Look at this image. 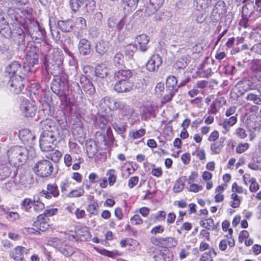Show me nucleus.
I'll return each mask as SVG.
<instances>
[{
  "label": "nucleus",
  "mask_w": 261,
  "mask_h": 261,
  "mask_svg": "<svg viewBox=\"0 0 261 261\" xmlns=\"http://www.w3.org/2000/svg\"><path fill=\"white\" fill-rule=\"evenodd\" d=\"M29 151L24 146H15L7 151V156L10 164L14 166H19L25 162Z\"/></svg>",
  "instance_id": "f257e3e1"
},
{
  "label": "nucleus",
  "mask_w": 261,
  "mask_h": 261,
  "mask_svg": "<svg viewBox=\"0 0 261 261\" xmlns=\"http://www.w3.org/2000/svg\"><path fill=\"white\" fill-rule=\"evenodd\" d=\"M54 170L52 163L47 160H41L37 162L33 167V171L40 177H47L50 175Z\"/></svg>",
  "instance_id": "f03ea898"
},
{
  "label": "nucleus",
  "mask_w": 261,
  "mask_h": 261,
  "mask_svg": "<svg viewBox=\"0 0 261 261\" xmlns=\"http://www.w3.org/2000/svg\"><path fill=\"white\" fill-rule=\"evenodd\" d=\"M48 66L51 71V74L55 76H58L63 72V61L61 57L57 53L52 55H48L47 59Z\"/></svg>",
  "instance_id": "7ed1b4c3"
},
{
  "label": "nucleus",
  "mask_w": 261,
  "mask_h": 261,
  "mask_svg": "<svg viewBox=\"0 0 261 261\" xmlns=\"http://www.w3.org/2000/svg\"><path fill=\"white\" fill-rule=\"evenodd\" d=\"M56 132H42L40 139V147L42 151L53 150L54 142L56 140Z\"/></svg>",
  "instance_id": "20e7f679"
},
{
  "label": "nucleus",
  "mask_w": 261,
  "mask_h": 261,
  "mask_svg": "<svg viewBox=\"0 0 261 261\" xmlns=\"http://www.w3.org/2000/svg\"><path fill=\"white\" fill-rule=\"evenodd\" d=\"M26 66L22 67L18 62L14 61L7 66L5 71V76L7 79H11L15 75H25L26 71Z\"/></svg>",
  "instance_id": "39448f33"
},
{
  "label": "nucleus",
  "mask_w": 261,
  "mask_h": 261,
  "mask_svg": "<svg viewBox=\"0 0 261 261\" xmlns=\"http://www.w3.org/2000/svg\"><path fill=\"white\" fill-rule=\"evenodd\" d=\"M25 75H19L8 79L7 87L14 94H19L24 87L23 79Z\"/></svg>",
  "instance_id": "423d86ee"
},
{
  "label": "nucleus",
  "mask_w": 261,
  "mask_h": 261,
  "mask_svg": "<svg viewBox=\"0 0 261 261\" xmlns=\"http://www.w3.org/2000/svg\"><path fill=\"white\" fill-rule=\"evenodd\" d=\"M28 31L32 39L36 41L42 40L45 35V31L41 28L37 21H31L28 27Z\"/></svg>",
  "instance_id": "0eeeda50"
},
{
  "label": "nucleus",
  "mask_w": 261,
  "mask_h": 261,
  "mask_svg": "<svg viewBox=\"0 0 261 261\" xmlns=\"http://www.w3.org/2000/svg\"><path fill=\"white\" fill-rule=\"evenodd\" d=\"M67 88V87L66 86V83L59 78L53 80L51 83V90L60 97L66 96Z\"/></svg>",
  "instance_id": "6e6552de"
},
{
  "label": "nucleus",
  "mask_w": 261,
  "mask_h": 261,
  "mask_svg": "<svg viewBox=\"0 0 261 261\" xmlns=\"http://www.w3.org/2000/svg\"><path fill=\"white\" fill-rule=\"evenodd\" d=\"M53 246L64 255L70 256L74 253V249L70 245L63 244V243L57 238L53 239Z\"/></svg>",
  "instance_id": "1a4fd4ad"
},
{
  "label": "nucleus",
  "mask_w": 261,
  "mask_h": 261,
  "mask_svg": "<svg viewBox=\"0 0 261 261\" xmlns=\"http://www.w3.org/2000/svg\"><path fill=\"white\" fill-rule=\"evenodd\" d=\"M150 241L153 244L156 246H160L163 247H175L177 244V241L173 237H151L150 238Z\"/></svg>",
  "instance_id": "9d476101"
},
{
  "label": "nucleus",
  "mask_w": 261,
  "mask_h": 261,
  "mask_svg": "<svg viewBox=\"0 0 261 261\" xmlns=\"http://www.w3.org/2000/svg\"><path fill=\"white\" fill-rule=\"evenodd\" d=\"M226 13L225 3L222 1H219L215 4L212 12V15L213 17V19L218 21L225 15Z\"/></svg>",
  "instance_id": "9b49d317"
},
{
  "label": "nucleus",
  "mask_w": 261,
  "mask_h": 261,
  "mask_svg": "<svg viewBox=\"0 0 261 261\" xmlns=\"http://www.w3.org/2000/svg\"><path fill=\"white\" fill-rule=\"evenodd\" d=\"M134 87L133 81H116L114 85V90L118 93L130 92Z\"/></svg>",
  "instance_id": "f8f14e48"
},
{
  "label": "nucleus",
  "mask_w": 261,
  "mask_h": 261,
  "mask_svg": "<svg viewBox=\"0 0 261 261\" xmlns=\"http://www.w3.org/2000/svg\"><path fill=\"white\" fill-rule=\"evenodd\" d=\"M20 108L25 117H33L36 111L34 105L27 99L22 101Z\"/></svg>",
  "instance_id": "ddd939ff"
},
{
  "label": "nucleus",
  "mask_w": 261,
  "mask_h": 261,
  "mask_svg": "<svg viewBox=\"0 0 261 261\" xmlns=\"http://www.w3.org/2000/svg\"><path fill=\"white\" fill-rule=\"evenodd\" d=\"M162 63L161 57L158 54L152 55L146 64V68L149 71H156Z\"/></svg>",
  "instance_id": "4468645a"
},
{
  "label": "nucleus",
  "mask_w": 261,
  "mask_h": 261,
  "mask_svg": "<svg viewBox=\"0 0 261 261\" xmlns=\"http://www.w3.org/2000/svg\"><path fill=\"white\" fill-rule=\"evenodd\" d=\"M164 2V0H150L145 9V15L149 16L155 13L162 7Z\"/></svg>",
  "instance_id": "2eb2a0df"
},
{
  "label": "nucleus",
  "mask_w": 261,
  "mask_h": 261,
  "mask_svg": "<svg viewBox=\"0 0 261 261\" xmlns=\"http://www.w3.org/2000/svg\"><path fill=\"white\" fill-rule=\"evenodd\" d=\"M149 42V38L145 34H141L137 36L135 39V43L139 45V49L142 51L145 52L148 49L147 45Z\"/></svg>",
  "instance_id": "dca6fc26"
},
{
  "label": "nucleus",
  "mask_w": 261,
  "mask_h": 261,
  "mask_svg": "<svg viewBox=\"0 0 261 261\" xmlns=\"http://www.w3.org/2000/svg\"><path fill=\"white\" fill-rule=\"evenodd\" d=\"M132 72L129 69H120L115 72L114 79L116 81H132Z\"/></svg>",
  "instance_id": "f3484780"
},
{
  "label": "nucleus",
  "mask_w": 261,
  "mask_h": 261,
  "mask_svg": "<svg viewBox=\"0 0 261 261\" xmlns=\"http://www.w3.org/2000/svg\"><path fill=\"white\" fill-rule=\"evenodd\" d=\"M49 219L43 216V215H40L37 217V221L34 222V226L39 230L45 231L47 230L49 226L48 223Z\"/></svg>",
  "instance_id": "a211bd4d"
},
{
  "label": "nucleus",
  "mask_w": 261,
  "mask_h": 261,
  "mask_svg": "<svg viewBox=\"0 0 261 261\" xmlns=\"http://www.w3.org/2000/svg\"><path fill=\"white\" fill-rule=\"evenodd\" d=\"M41 194L44 195L46 198H50L52 197H56L59 195V191L58 187L55 184H49L47 186V190H43Z\"/></svg>",
  "instance_id": "6ab92c4d"
},
{
  "label": "nucleus",
  "mask_w": 261,
  "mask_h": 261,
  "mask_svg": "<svg viewBox=\"0 0 261 261\" xmlns=\"http://www.w3.org/2000/svg\"><path fill=\"white\" fill-rule=\"evenodd\" d=\"M78 49L80 54L83 56L88 55L91 51V43L86 39H82L78 44Z\"/></svg>",
  "instance_id": "aec40b11"
},
{
  "label": "nucleus",
  "mask_w": 261,
  "mask_h": 261,
  "mask_svg": "<svg viewBox=\"0 0 261 261\" xmlns=\"http://www.w3.org/2000/svg\"><path fill=\"white\" fill-rule=\"evenodd\" d=\"M25 61L28 71H31V67L34 66L38 63V55L36 53L28 52L25 57Z\"/></svg>",
  "instance_id": "412c9836"
},
{
  "label": "nucleus",
  "mask_w": 261,
  "mask_h": 261,
  "mask_svg": "<svg viewBox=\"0 0 261 261\" xmlns=\"http://www.w3.org/2000/svg\"><path fill=\"white\" fill-rule=\"evenodd\" d=\"M81 83L85 93L90 95L95 93V89L92 82L87 77H82Z\"/></svg>",
  "instance_id": "4be33fe9"
},
{
  "label": "nucleus",
  "mask_w": 261,
  "mask_h": 261,
  "mask_svg": "<svg viewBox=\"0 0 261 261\" xmlns=\"http://www.w3.org/2000/svg\"><path fill=\"white\" fill-rule=\"evenodd\" d=\"M125 16H126L124 15L123 18L120 20H118L117 18L114 17L110 18L108 21V27L111 29H113L116 27L118 30H121L125 24L124 20Z\"/></svg>",
  "instance_id": "5701e85b"
},
{
  "label": "nucleus",
  "mask_w": 261,
  "mask_h": 261,
  "mask_svg": "<svg viewBox=\"0 0 261 261\" xmlns=\"http://www.w3.org/2000/svg\"><path fill=\"white\" fill-rule=\"evenodd\" d=\"M40 127L43 130V132H55V123L51 119H46L41 121Z\"/></svg>",
  "instance_id": "b1692460"
},
{
  "label": "nucleus",
  "mask_w": 261,
  "mask_h": 261,
  "mask_svg": "<svg viewBox=\"0 0 261 261\" xmlns=\"http://www.w3.org/2000/svg\"><path fill=\"white\" fill-rule=\"evenodd\" d=\"M74 25V22L70 19L66 20H59L58 22V26L63 32H69L72 30Z\"/></svg>",
  "instance_id": "393cba45"
},
{
  "label": "nucleus",
  "mask_w": 261,
  "mask_h": 261,
  "mask_svg": "<svg viewBox=\"0 0 261 261\" xmlns=\"http://www.w3.org/2000/svg\"><path fill=\"white\" fill-rule=\"evenodd\" d=\"M86 149L88 156L93 158L98 151L97 145L95 141L89 140L86 143Z\"/></svg>",
  "instance_id": "a878e982"
},
{
  "label": "nucleus",
  "mask_w": 261,
  "mask_h": 261,
  "mask_svg": "<svg viewBox=\"0 0 261 261\" xmlns=\"http://www.w3.org/2000/svg\"><path fill=\"white\" fill-rule=\"evenodd\" d=\"M198 32L197 25L195 23L188 24L183 31L184 36L188 37H194Z\"/></svg>",
  "instance_id": "bb28decb"
},
{
  "label": "nucleus",
  "mask_w": 261,
  "mask_h": 261,
  "mask_svg": "<svg viewBox=\"0 0 261 261\" xmlns=\"http://www.w3.org/2000/svg\"><path fill=\"white\" fill-rule=\"evenodd\" d=\"M19 136L22 141L24 143H31L35 138L32 133L28 129H24L19 132Z\"/></svg>",
  "instance_id": "cd10ccee"
},
{
  "label": "nucleus",
  "mask_w": 261,
  "mask_h": 261,
  "mask_svg": "<svg viewBox=\"0 0 261 261\" xmlns=\"http://www.w3.org/2000/svg\"><path fill=\"white\" fill-rule=\"evenodd\" d=\"M219 224V223L215 224L214 220L211 218L201 220L200 221V226L208 230L217 229Z\"/></svg>",
  "instance_id": "c85d7f7f"
},
{
  "label": "nucleus",
  "mask_w": 261,
  "mask_h": 261,
  "mask_svg": "<svg viewBox=\"0 0 261 261\" xmlns=\"http://www.w3.org/2000/svg\"><path fill=\"white\" fill-rule=\"evenodd\" d=\"M190 57L188 55H184L179 58L174 65L176 69H184L188 65V61H190Z\"/></svg>",
  "instance_id": "c756f323"
},
{
  "label": "nucleus",
  "mask_w": 261,
  "mask_h": 261,
  "mask_svg": "<svg viewBox=\"0 0 261 261\" xmlns=\"http://www.w3.org/2000/svg\"><path fill=\"white\" fill-rule=\"evenodd\" d=\"M224 138L221 137L219 141H216L211 144V150L213 154H219L221 152L224 146Z\"/></svg>",
  "instance_id": "7c9ffc66"
},
{
  "label": "nucleus",
  "mask_w": 261,
  "mask_h": 261,
  "mask_svg": "<svg viewBox=\"0 0 261 261\" xmlns=\"http://www.w3.org/2000/svg\"><path fill=\"white\" fill-rule=\"evenodd\" d=\"M252 71L254 72L255 77L258 80H261V59H256L253 61L251 66Z\"/></svg>",
  "instance_id": "2f4dec72"
},
{
  "label": "nucleus",
  "mask_w": 261,
  "mask_h": 261,
  "mask_svg": "<svg viewBox=\"0 0 261 261\" xmlns=\"http://www.w3.org/2000/svg\"><path fill=\"white\" fill-rule=\"evenodd\" d=\"M95 75L99 78H106L108 74V69L105 65L98 64L95 69Z\"/></svg>",
  "instance_id": "473e14b6"
},
{
  "label": "nucleus",
  "mask_w": 261,
  "mask_h": 261,
  "mask_svg": "<svg viewBox=\"0 0 261 261\" xmlns=\"http://www.w3.org/2000/svg\"><path fill=\"white\" fill-rule=\"evenodd\" d=\"M95 47L97 53L100 55H103L108 50V42L104 40H100L96 43Z\"/></svg>",
  "instance_id": "72a5a7b5"
},
{
  "label": "nucleus",
  "mask_w": 261,
  "mask_h": 261,
  "mask_svg": "<svg viewBox=\"0 0 261 261\" xmlns=\"http://www.w3.org/2000/svg\"><path fill=\"white\" fill-rule=\"evenodd\" d=\"M122 6L125 10L131 12L137 7L138 0H121Z\"/></svg>",
  "instance_id": "f704fd0d"
},
{
  "label": "nucleus",
  "mask_w": 261,
  "mask_h": 261,
  "mask_svg": "<svg viewBox=\"0 0 261 261\" xmlns=\"http://www.w3.org/2000/svg\"><path fill=\"white\" fill-rule=\"evenodd\" d=\"M237 114L230 116L229 118L224 119L221 125L226 131H228L230 127L235 124L237 121Z\"/></svg>",
  "instance_id": "c9c22d12"
},
{
  "label": "nucleus",
  "mask_w": 261,
  "mask_h": 261,
  "mask_svg": "<svg viewBox=\"0 0 261 261\" xmlns=\"http://www.w3.org/2000/svg\"><path fill=\"white\" fill-rule=\"evenodd\" d=\"M24 250L23 247L17 246L11 252L10 255L16 261L21 260L23 258Z\"/></svg>",
  "instance_id": "e433bc0d"
},
{
  "label": "nucleus",
  "mask_w": 261,
  "mask_h": 261,
  "mask_svg": "<svg viewBox=\"0 0 261 261\" xmlns=\"http://www.w3.org/2000/svg\"><path fill=\"white\" fill-rule=\"evenodd\" d=\"M170 252L166 251L162 252L159 251L156 254L153 256L155 261H170L172 259V256H170Z\"/></svg>",
  "instance_id": "4c0bfd02"
},
{
  "label": "nucleus",
  "mask_w": 261,
  "mask_h": 261,
  "mask_svg": "<svg viewBox=\"0 0 261 261\" xmlns=\"http://www.w3.org/2000/svg\"><path fill=\"white\" fill-rule=\"evenodd\" d=\"M242 88V84L238 83L232 89L230 93L231 96L234 98H237L240 96L242 95L245 92V90Z\"/></svg>",
  "instance_id": "58836bf2"
},
{
  "label": "nucleus",
  "mask_w": 261,
  "mask_h": 261,
  "mask_svg": "<svg viewBox=\"0 0 261 261\" xmlns=\"http://www.w3.org/2000/svg\"><path fill=\"white\" fill-rule=\"evenodd\" d=\"M193 5L197 10L200 11L207 8L210 4L207 0H194Z\"/></svg>",
  "instance_id": "ea45409f"
},
{
  "label": "nucleus",
  "mask_w": 261,
  "mask_h": 261,
  "mask_svg": "<svg viewBox=\"0 0 261 261\" xmlns=\"http://www.w3.org/2000/svg\"><path fill=\"white\" fill-rule=\"evenodd\" d=\"M177 84V80L174 76H169L166 80V90H170V89H176V87Z\"/></svg>",
  "instance_id": "a19ab883"
},
{
  "label": "nucleus",
  "mask_w": 261,
  "mask_h": 261,
  "mask_svg": "<svg viewBox=\"0 0 261 261\" xmlns=\"http://www.w3.org/2000/svg\"><path fill=\"white\" fill-rule=\"evenodd\" d=\"M11 174L10 169L5 165H0V180H4Z\"/></svg>",
  "instance_id": "79ce46f5"
},
{
  "label": "nucleus",
  "mask_w": 261,
  "mask_h": 261,
  "mask_svg": "<svg viewBox=\"0 0 261 261\" xmlns=\"http://www.w3.org/2000/svg\"><path fill=\"white\" fill-rule=\"evenodd\" d=\"M87 0H70V6L72 10L76 12L83 6Z\"/></svg>",
  "instance_id": "37998d69"
},
{
  "label": "nucleus",
  "mask_w": 261,
  "mask_h": 261,
  "mask_svg": "<svg viewBox=\"0 0 261 261\" xmlns=\"http://www.w3.org/2000/svg\"><path fill=\"white\" fill-rule=\"evenodd\" d=\"M99 205L97 202L91 201L88 205L87 211L91 214L96 215L98 213Z\"/></svg>",
  "instance_id": "c03bdc74"
},
{
  "label": "nucleus",
  "mask_w": 261,
  "mask_h": 261,
  "mask_svg": "<svg viewBox=\"0 0 261 261\" xmlns=\"http://www.w3.org/2000/svg\"><path fill=\"white\" fill-rule=\"evenodd\" d=\"M33 210L37 213L42 211L44 208V204L42 202L40 199H34L33 204Z\"/></svg>",
  "instance_id": "a18cd8bd"
},
{
  "label": "nucleus",
  "mask_w": 261,
  "mask_h": 261,
  "mask_svg": "<svg viewBox=\"0 0 261 261\" xmlns=\"http://www.w3.org/2000/svg\"><path fill=\"white\" fill-rule=\"evenodd\" d=\"M85 191L82 187H79L75 190H72L67 194V196L70 198L79 197L84 195Z\"/></svg>",
  "instance_id": "49530a36"
},
{
  "label": "nucleus",
  "mask_w": 261,
  "mask_h": 261,
  "mask_svg": "<svg viewBox=\"0 0 261 261\" xmlns=\"http://www.w3.org/2000/svg\"><path fill=\"white\" fill-rule=\"evenodd\" d=\"M231 200L229 202V205L233 208H237L240 206L241 199L238 195L233 193L231 195Z\"/></svg>",
  "instance_id": "de8ad7c7"
},
{
  "label": "nucleus",
  "mask_w": 261,
  "mask_h": 261,
  "mask_svg": "<svg viewBox=\"0 0 261 261\" xmlns=\"http://www.w3.org/2000/svg\"><path fill=\"white\" fill-rule=\"evenodd\" d=\"M108 176V181L110 186H113L116 180V171L114 169H110L107 171L106 173Z\"/></svg>",
  "instance_id": "09e8293b"
},
{
  "label": "nucleus",
  "mask_w": 261,
  "mask_h": 261,
  "mask_svg": "<svg viewBox=\"0 0 261 261\" xmlns=\"http://www.w3.org/2000/svg\"><path fill=\"white\" fill-rule=\"evenodd\" d=\"M261 96L255 94L250 93L247 94L246 99L247 100L252 101L256 105H261Z\"/></svg>",
  "instance_id": "8fccbe9b"
},
{
  "label": "nucleus",
  "mask_w": 261,
  "mask_h": 261,
  "mask_svg": "<svg viewBox=\"0 0 261 261\" xmlns=\"http://www.w3.org/2000/svg\"><path fill=\"white\" fill-rule=\"evenodd\" d=\"M34 200H32L30 198H25L22 201L21 206L22 208L25 211H30V210L33 206Z\"/></svg>",
  "instance_id": "3c124183"
},
{
  "label": "nucleus",
  "mask_w": 261,
  "mask_h": 261,
  "mask_svg": "<svg viewBox=\"0 0 261 261\" xmlns=\"http://www.w3.org/2000/svg\"><path fill=\"white\" fill-rule=\"evenodd\" d=\"M167 92V94H165V95L164 96L162 102L163 103H166L172 99L174 95L175 94V92L177 91L176 89H170V90H166Z\"/></svg>",
  "instance_id": "603ef678"
},
{
  "label": "nucleus",
  "mask_w": 261,
  "mask_h": 261,
  "mask_svg": "<svg viewBox=\"0 0 261 261\" xmlns=\"http://www.w3.org/2000/svg\"><path fill=\"white\" fill-rule=\"evenodd\" d=\"M102 254L106 256L111 257L113 258H115L117 256H121L122 253L119 252L117 250H113L112 251L103 249L102 251Z\"/></svg>",
  "instance_id": "864d4df0"
},
{
  "label": "nucleus",
  "mask_w": 261,
  "mask_h": 261,
  "mask_svg": "<svg viewBox=\"0 0 261 261\" xmlns=\"http://www.w3.org/2000/svg\"><path fill=\"white\" fill-rule=\"evenodd\" d=\"M62 154L61 152L56 150L54 152L49 154L48 158H50L54 162H58L60 160Z\"/></svg>",
  "instance_id": "5fc2aeb1"
},
{
  "label": "nucleus",
  "mask_w": 261,
  "mask_h": 261,
  "mask_svg": "<svg viewBox=\"0 0 261 261\" xmlns=\"http://www.w3.org/2000/svg\"><path fill=\"white\" fill-rule=\"evenodd\" d=\"M221 102H225L224 98L223 97H220L219 99H216V101L211 104L209 112L213 114H216L218 111L216 107L217 103L218 102L220 103Z\"/></svg>",
  "instance_id": "6e6d98bb"
},
{
  "label": "nucleus",
  "mask_w": 261,
  "mask_h": 261,
  "mask_svg": "<svg viewBox=\"0 0 261 261\" xmlns=\"http://www.w3.org/2000/svg\"><path fill=\"white\" fill-rule=\"evenodd\" d=\"M184 186V181L181 178H179L175 182L173 187V191L175 193H179L183 190Z\"/></svg>",
  "instance_id": "4d7b16f0"
},
{
  "label": "nucleus",
  "mask_w": 261,
  "mask_h": 261,
  "mask_svg": "<svg viewBox=\"0 0 261 261\" xmlns=\"http://www.w3.org/2000/svg\"><path fill=\"white\" fill-rule=\"evenodd\" d=\"M249 182L250 183L249 190L251 192H255L259 189V185L254 178H250Z\"/></svg>",
  "instance_id": "13d9d810"
},
{
  "label": "nucleus",
  "mask_w": 261,
  "mask_h": 261,
  "mask_svg": "<svg viewBox=\"0 0 261 261\" xmlns=\"http://www.w3.org/2000/svg\"><path fill=\"white\" fill-rule=\"evenodd\" d=\"M113 127L116 131L119 134H122L126 131V125L124 124H119L115 122L113 124Z\"/></svg>",
  "instance_id": "bf43d9fd"
},
{
  "label": "nucleus",
  "mask_w": 261,
  "mask_h": 261,
  "mask_svg": "<svg viewBox=\"0 0 261 261\" xmlns=\"http://www.w3.org/2000/svg\"><path fill=\"white\" fill-rule=\"evenodd\" d=\"M78 28L84 29L86 28V21L83 17H78L76 18L74 23Z\"/></svg>",
  "instance_id": "052dcab7"
},
{
  "label": "nucleus",
  "mask_w": 261,
  "mask_h": 261,
  "mask_svg": "<svg viewBox=\"0 0 261 261\" xmlns=\"http://www.w3.org/2000/svg\"><path fill=\"white\" fill-rule=\"evenodd\" d=\"M137 49L138 48L136 44H130L125 47V51L126 54L129 56H132L133 54L136 51Z\"/></svg>",
  "instance_id": "680f3d73"
},
{
  "label": "nucleus",
  "mask_w": 261,
  "mask_h": 261,
  "mask_svg": "<svg viewBox=\"0 0 261 261\" xmlns=\"http://www.w3.org/2000/svg\"><path fill=\"white\" fill-rule=\"evenodd\" d=\"M250 50L255 55L261 56V41L254 44Z\"/></svg>",
  "instance_id": "e2e57ef3"
},
{
  "label": "nucleus",
  "mask_w": 261,
  "mask_h": 261,
  "mask_svg": "<svg viewBox=\"0 0 261 261\" xmlns=\"http://www.w3.org/2000/svg\"><path fill=\"white\" fill-rule=\"evenodd\" d=\"M121 114L125 116H131L133 113V110L130 106L125 105V106L120 110Z\"/></svg>",
  "instance_id": "0e129e2a"
},
{
  "label": "nucleus",
  "mask_w": 261,
  "mask_h": 261,
  "mask_svg": "<svg viewBox=\"0 0 261 261\" xmlns=\"http://www.w3.org/2000/svg\"><path fill=\"white\" fill-rule=\"evenodd\" d=\"M107 123L106 119L103 117H99L96 118V124L100 129H104Z\"/></svg>",
  "instance_id": "69168bd1"
},
{
  "label": "nucleus",
  "mask_w": 261,
  "mask_h": 261,
  "mask_svg": "<svg viewBox=\"0 0 261 261\" xmlns=\"http://www.w3.org/2000/svg\"><path fill=\"white\" fill-rule=\"evenodd\" d=\"M254 9V13H257L255 15V17L261 16V0H256L255 5L253 6Z\"/></svg>",
  "instance_id": "338daca9"
},
{
  "label": "nucleus",
  "mask_w": 261,
  "mask_h": 261,
  "mask_svg": "<svg viewBox=\"0 0 261 261\" xmlns=\"http://www.w3.org/2000/svg\"><path fill=\"white\" fill-rule=\"evenodd\" d=\"M0 34L5 37L8 38L11 36L12 31L9 26H7L6 28H0Z\"/></svg>",
  "instance_id": "774afa93"
}]
</instances>
